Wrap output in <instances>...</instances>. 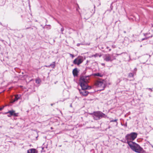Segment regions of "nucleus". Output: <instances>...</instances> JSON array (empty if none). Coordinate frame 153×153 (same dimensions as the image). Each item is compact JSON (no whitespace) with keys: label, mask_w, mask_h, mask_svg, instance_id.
I'll return each instance as SVG.
<instances>
[{"label":"nucleus","mask_w":153,"mask_h":153,"mask_svg":"<svg viewBox=\"0 0 153 153\" xmlns=\"http://www.w3.org/2000/svg\"><path fill=\"white\" fill-rule=\"evenodd\" d=\"M99 56L100 57L101 56V55H99V54L97 53H96V54H95L94 55H92V56H94L95 57H96L97 56Z\"/></svg>","instance_id":"2eb2a0df"},{"label":"nucleus","mask_w":153,"mask_h":153,"mask_svg":"<svg viewBox=\"0 0 153 153\" xmlns=\"http://www.w3.org/2000/svg\"><path fill=\"white\" fill-rule=\"evenodd\" d=\"M27 153H37V152L36 149H31L27 150Z\"/></svg>","instance_id":"9d476101"},{"label":"nucleus","mask_w":153,"mask_h":153,"mask_svg":"<svg viewBox=\"0 0 153 153\" xmlns=\"http://www.w3.org/2000/svg\"><path fill=\"white\" fill-rule=\"evenodd\" d=\"M79 44H77V46H79Z\"/></svg>","instance_id":"c9c22d12"},{"label":"nucleus","mask_w":153,"mask_h":153,"mask_svg":"<svg viewBox=\"0 0 153 153\" xmlns=\"http://www.w3.org/2000/svg\"><path fill=\"white\" fill-rule=\"evenodd\" d=\"M148 89L151 91H152V89L150 88H148Z\"/></svg>","instance_id":"393cba45"},{"label":"nucleus","mask_w":153,"mask_h":153,"mask_svg":"<svg viewBox=\"0 0 153 153\" xmlns=\"http://www.w3.org/2000/svg\"><path fill=\"white\" fill-rule=\"evenodd\" d=\"M18 113H15V112H14V114H13V116H18Z\"/></svg>","instance_id":"aec40b11"},{"label":"nucleus","mask_w":153,"mask_h":153,"mask_svg":"<svg viewBox=\"0 0 153 153\" xmlns=\"http://www.w3.org/2000/svg\"><path fill=\"white\" fill-rule=\"evenodd\" d=\"M7 116H8V117H10L11 116V115H10V114H8V115H7Z\"/></svg>","instance_id":"bb28decb"},{"label":"nucleus","mask_w":153,"mask_h":153,"mask_svg":"<svg viewBox=\"0 0 153 153\" xmlns=\"http://www.w3.org/2000/svg\"><path fill=\"white\" fill-rule=\"evenodd\" d=\"M124 32V33H126V31H124V32Z\"/></svg>","instance_id":"c85d7f7f"},{"label":"nucleus","mask_w":153,"mask_h":153,"mask_svg":"<svg viewBox=\"0 0 153 153\" xmlns=\"http://www.w3.org/2000/svg\"><path fill=\"white\" fill-rule=\"evenodd\" d=\"M95 5H94V10H92V11H93L92 12V13H95Z\"/></svg>","instance_id":"4be33fe9"},{"label":"nucleus","mask_w":153,"mask_h":153,"mask_svg":"<svg viewBox=\"0 0 153 153\" xmlns=\"http://www.w3.org/2000/svg\"><path fill=\"white\" fill-rule=\"evenodd\" d=\"M117 119H115L114 120H111L110 121V122H117Z\"/></svg>","instance_id":"6ab92c4d"},{"label":"nucleus","mask_w":153,"mask_h":153,"mask_svg":"<svg viewBox=\"0 0 153 153\" xmlns=\"http://www.w3.org/2000/svg\"><path fill=\"white\" fill-rule=\"evenodd\" d=\"M137 134L135 132H132L130 134H127L125 137V138L127 141H133L137 137Z\"/></svg>","instance_id":"20e7f679"},{"label":"nucleus","mask_w":153,"mask_h":153,"mask_svg":"<svg viewBox=\"0 0 153 153\" xmlns=\"http://www.w3.org/2000/svg\"><path fill=\"white\" fill-rule=\"evenodd\" d=\"M127 143L131 149L135 152L140 153L142 151V148L138 144L133 142L132 141H127Z\"/></svg>","instance_id":"f257e3e1"},{"label":"nucleus","mask_w":153,"mask_h":153,"mask_svg":"<svg viewBox=\"0 0 153 153\" xmlns=\"http://www.w3.org/2000/svg\"><path fill=\"white\" fill-rule=\"evenodd\" d=\"M93 117L94 120H98L103 117L105 118L106 115L100 111H97L94 112Z\"/></svg>","instance_id":"7ed1b4c3"},{"label":"nucleus","mask_w":153,"mask_h":153,"mask_svg":"<svg viewBox=\"0 0 153 153\" xmlns=\"http://www.w3.org/2000/svg\"><path fill=\"white\" fill-rule=\"evenodd\" d=\"M111 49H109V51H111Z\"/></svg>","instance_id":"7c9ffc66"},{"label":"nucleus","mask_w":153,"mask_h":153,"mask_svg":"<svg viewBox=\"0 0 153 153\" xmlns=\"http://www.w3.org/2000/svg\"><path fill=\"white\" fill-rule=\"evenodd\" d=\"M112 47H113V48H114V46H112Z\"/></svg>","instance_id":"ea45409f"},{"label":"nucleus","mask_w":153,"mask_h":153,"mask_svg":"<svg viewBox=\"0 0 153 153\" xmlns=\"http://www.w3.org/2000/svg\"><path fill=\"white\" fill-rule=\"evenodd\" d=\"M112 47H113V48H114V46H112Z\"/></svg>","instance_id":"58836bf2"},{"label":"nucleus","mask_w":153,"mask_h":153,"mask_svg":"<svg viewBox=\"0 0 153 153\" xmlns=\"http://www.w3.org/2000/svg\"><path fill=\"white\" fill-rule=\"evenodd\" d=\"M21 97V95H16L15 96V98L13 100H12V103H13L15 101H17L18 99H19L20 97Z\"/></svg>","instance_id":"1a4fd4ad"},{"label":"nucleus","mask_w":153,"mask_h":153,"mask_svg":"<svg viewBox=\"0 0 153 153\" xmlns=\"http://www.w3.org/2000/svg\"><path fill=\"white\" fill-rule=\"evenodd\" d=\"M137 70V69L136 68H135L134 69V71H136Z\"/></svg>","instance_id":"cd10ccee"},{"label":"nucleus","mask_w":153,"mask_h":153,"mask_svg":"<svg viewBox=\"0 0 153 153\" xmlns=\"http://www.w3.org/2000/svg\"><path fill=\"white\" fill-rule=\"evenodd\" d=\"M14 112H15V111H14L13 110H11V111H9L7 113V114L9 113L10 114V115L13 116V114H14Z\"/></svg>","instance_id":"ddd939ff"},{"label":"nucleus","mask_w":153,"mask_h":153,"mask_svg":"<svg viewBox=\"0 0 153 153\" xmlns=\"http://www.w3.org/2000/svg\"><path fill=\"white\" fill-rule=\"evenodd\" d=\"M83 61V59L82 58H77L75 59L73 61V63L78 65L81 64Z\"/></svg>","instance_id":"423d86ee"},{"label":"nucleus","mask_w":153,"mask_h":153,"mask_svg":"<svg viewBox=\"0 0 153 153\" xmlns=\"http://www.w3.org/2000/svg\"><path fill=\"white\" fill-rule=\"evenodd\" d=\"M96 85L98 87L102 86L103 85V83L101 81H98L96 83Z\"/></svg>","instance_id":"9b49d317"},{"label":"nucleus","mask_w":153,"mask_h":153,"mask_svg":"<svg viewBox=\"0 0 153 153\" xmlns=\"http://www.w3.org/2000/svg\"><path fill=\"white\" fill-rule=\"evenodd\" d=\"M93 57V56H92V55H91V56H90V57Z\"/></svg>","instance_id":"2f4dec72"},{"label":"nucleus","mask_w":153,"mask_h":153,"mask_svg":"<svg viewBox=\"0 0 153 153\" xmlns=\"http://www.w3.org/2000/svg\"><path fill=\"white\" fill-rule=\"evenodd\" d=\"M134 74L132 73H130L128 74V76L129 77H133Z\"/></svg>","instance_id":"a211bd4d"},{"label":"nucleus","mask_w":153,"mask_h":153,"mask_svg":"<svg viewBox=\"0 0 153 153\" xmlns=\"http://www.w3.org/2000/svg\"><path fill=\"white\" fill-rule=\"evenodd\" d=\"M2 109L1 108H0V111Z\"/></svg>","instance_id":"473e14b6"},{"label":"nucleus","mask_w":153,"mask_h":153,"mask_svg":"<svg viewBox=\"0 0 153 153\" xmlns=\"http://www.w3.org/2000/svg\"><path fill=\"white\" fill-rule=\"evenodd\" d=\"M104 65V64H102V65Z\"/></svg>","instance_id":"e433bc0d"},{"label":"nucleus","mask_w":153,"mask_h":153,"mask_svg":"<svg viewBox=\"0 0 153 153\" xmlns=\"http://www.w3.org/2000/svg\"><path fill=\"white\" fill-rule=\"evenodd\" d=\"M86 70H87V68H86L85 71Z\"/></svg>","instance_id":"72a5a7b5"},{"label":"nucleus","mask_w":153,"mask_h":153,"mask_svg":"<svg viewBox=\"0 0 153 153\" xmlns=\"http://www.w3.org/2000/svg\"><path fill=\"white\" fill-rule=\"evenodd\" d=\"M86 88H84V89H90L91 88V87L90 86H89L88 85V84L87 85H86Z\"/></svg>","instance_id":"4468645a"},{"label":"nucleus","mask_w":153,"mask_h":153,"mask_svg":"<svg viewBox=\"0 0 153 153\" xmlns=\"http://www.w3.org/2000/svg\"><path fill=\"white\" fill-rule=\"evenodd\" d=\"M109 48V47H108V46H107V47H106V48H107V49H108V48Z\"/></svg>","instance_id":"c756f323"},{"label":"nucleus","mask_w":153,"mask_h":153,"mask_svg":"<svg viewBox=\"0 0 153 153\" xmlns=\"http://www.w3.org/2000/svg\"><path fill=\"white\" fill-rule=\"evenodd\" d=\"M78 71L77 68H75L73 71V74L74 76H78Z\"/></svg>","instance_id":"6e6552de"},{"label":"nucleus","mask_w":153,"mask_h":153,"mask_svg":"<svg viewBox=\"0 0 153 153\" xmlns=\"http://www.w3.org/2000/svg\"><path fill=\"white\" fill-rule=\"evenodd\" d=\"M94 75L95 76H98L102 77L103 76V75L100 73H95L94 74Z\"/></svg>","instance_id":"f8f14e48"},{"label":"nucleus","mask_w":153,"mask_h":153,"mask_svg":"<svg viewBox=\"0 0 153 153\" xmlns=\"http://www.w3.org/2000/svg\"><path fill=\"white\" fill-rule=\"evenodd\" d=\"M45 66L46 67H51L50 66V65H48V66L46 65Z\"/></svg>","instance_id":"a878e982"},{"label":"nucleus","mask_w":153,"mask_h":153,"mask_svg":"<svg viewBox=\"0 0 153 153\" xmlns=\"http://www.w3.org/2000/svg\"><path fill=\"white\" fill-rule=\"evenodd\" d=\"M89 78L88 76H82L80 77L79 79V84L82 88H86V85L89 82Z\"/></svg>","instance_id":"f03ea898"},{"label":"nucleus","mask_w":153,"mask_h":153,"mask_svg":"<svg viewBox=\"0 0 153 153\" xmlns=\"http://www.w3.org/2000/svg\"><path fill=\"white\" fill-rule=\"evenodd\" d=\"M142 45H141L140 46V47H142Z\"/></svg>","instance_id":"f704fd0d"},{"label":"nucleus","mask_w":153,"mask_h":153,"mask_svg":"<svg viewBox=\"0 0 153 153\" xmlns=\"http://www.w3.org/2000/svg\"><path fill=\"white\" fill-rule=\"evenodd\" d=\"M64 28L63 27H62L61 29V31L62 32V33L63 34V33H62V32L64 30Z\"/></svg>","instance_id":"412c9836"},{"label":"nucleus","mask_w":153,"mask_h":153,"mask_svg":"<svg viewBox=\"0 0 153 153\" xmlns=\"http://www.w3.org/2000/svg\"><path fill=\"white\" fill-rule=\"evenodd\" d=\"M113 55L110 54H107L105 55L104 59L106 62H111L114 59H113L112 57Z\"/></svg>","instance_id":"39448f33"},{"label":"nucleus","mask_w":153,"mask_h":153,"mask_svg":"<svg viewBox=\"0 0 153 153\" xmlns=\"http://www.w3.org/2000/svg\"><path fill=\"white\" fill-rule=\"evenodd\" d=\"M50 66H51L52 68H54L55 66V62H53V64L50 65Z\"/></svg>","instance_id":"dca6fc26"},{"label":"nucleus","mask_w":153,"mask_h":153,"mask_svg":"<svg viewBox=\"0 0 153 153\" xmlns=\"http://www.w3.org/2000/svg\"><path fill=\"white\" fill-rule=\"evenodd\" d=\"M70 56H71L72 58L74 57V55H73L71 54H70Z\"/></svg>","instance_id":"5701e85b"},{"label":"nucleus","mask_w":153,"mask_h":153,"mask_svg":"<svg viewBox=\"0 0 153 153\" xmlns=\"http://www.w3.org/2000/svg\"><path fill=\"white\" fill-rule=\"evenodd\" d=\"M86 89L82 88L81 90H79V92L81 94L84 96H87L89 93V92L86 90Z\"/></svg>","instance_id":"0eeeda50"},{"label":"nucleus","mask_w":153,"mask_h":153,"mask_svg":"<svg viewBox=\"0 0 153 153\" xmlns=\"http://www.w3.org/2000/svg\"><path fill=\"white\" fill-rule=\"evenodd\" d=\"M86 72L85 71V72L84 73L85 74V73Z\"/></svg>","instance_id":"4c0bfd02"},{"label":"nucleus","mask_w":153,"mask_h":153,"mask_svg":"<svg viewBox=\"0 0 153 153\" xmlns=\"http://www.w3.org/2000/svg\"><path fill=\"white\" fill-rule=\"evenodd\" d=\"M147 39V38H143V39H142V41H143V40H145V39Z\"/></svg>","instance_id":"b1692460"},{"label":"nucleus","mask_w":153,"mask_h":153,"mask_svg":"<svg viewBox=\"0 0 153 153\" xmlns=\"http://www.w3.org/2000/svg\"><path fill=\"white\" fill-rule=\"evenodd\" d=\"M41 82L40 80L39 79H36V83L39 84Z\"/></svg>","instance_id":"f3484780"}]
</instances>
